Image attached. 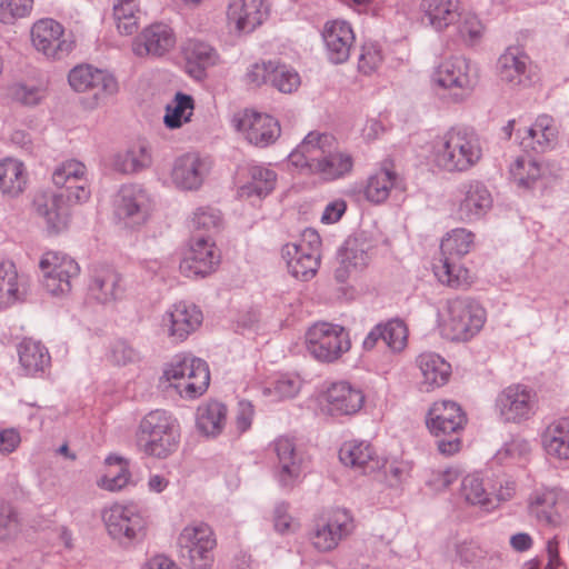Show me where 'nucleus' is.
Wrapping results in <instances>:
<instances>
[{
  "label": "nucleus",
  "mask_w": 569,
  "mask_h": 569,
  "mask_svg": "<svg viewBox=\"0 0 569 569\" xmlns=\"http://www.w3.org/2000/svg\"><path fill=\"white\" fill-rule=\"evenodd\" d=\"M352 513L346 508L332 509L328 517L319 521L310 533L312 546L320 552L336 549L355 530Z\"/></svg>",
  "instance_id": "nucleus-16"
},
{
  "label": "nucleus",
  "mask_w": 569,
  "mask_h": 569,
  "mask_svg": "<svg viewBox=\"0 0 569 569\" xmlns=\"http://www.w3.org/2000/svg\"><path fill=\"white\" fill-rule=\"evenodd\" d=\"M232 124L249 143L260 148L276 142L281 132L276 118L253 110L237 112L232 118Z\"/></svg>",
  "instance_id": "nucleus-19"
},
{
  "label": "nucleus",
  "mask_w": 569,
  "mask_h": 569,
  "mask_svg": "<svg viewBox=\"0 0 569 569\" xmlns=\"http://www.w3.org/2000/svg\"><path fill=\"white\" fill-rule=\"evenodd\" d=\"M63 32V27L58 21L40 19L31 28L32 44L44 56L60 59L72 50V42L62 39Z\"/></svg>",
  "instance_id": "nucleus-27"
},
{
  "label": "nucleus",
  "mask_w": 569,
  "mask_h": 569,
  "mask_svg": "<svg viewBox=\"0 0 569 569\" xmlns=\"http://www.w3.org/2000/svg\"><path fill=\"white\" fill-rule=\"evenodd\" d=\"M512 181L522 189H530L542 176L541 166L530 157H518L509 168Z\"/></svg>",
  "instance_id": "nucleus-50"
},
{
  "label": "nucleus",
  "mask_w": 569,
  "mask_h": 569,
  "mask_svg": "<svg viewBox=\"0 0 569 569\" xmlns=\"http://www.w3.org/2000/svg\"><path fill=\"white\" fill-rule=\"evenodd\" d=\"M460 258L441 256L433 271L438 280L449 287L460 288L469 283V271L459 263Z\"/></svg>",
  "instance_id": "nucleus-48"
},
{
  "label": "nucleus",
  "mask_w": 569,
  "mask_h": 569,
  "mask_svg": "<svg viewBox=\"0 0 569 569\" xmlns=\"http://www.w3.org/2000/svg\"><path fill=\"white\" fill-rule=\"evenodd\" d=\"M467 423V416L460 405L451 400L433 402L427 416V426L437 438V448L450 457L461 450L460 435Z\"/></svg>",
  "instance_id": "nucleus-6"
},
{
  "label": "nucleus",
  "mask_w": 569,
  "mask_h": 569,
  "mask_svg": "<svg viewBox=\"0 0 569 569\" xmlns=\"http://www.w3.org/2000/svg\"><path fill=\"white\" fill-rule=\"evenodd\" d=\"M460 476V470L455 467L430 471L426 485L436 492L448 489Z\"/></svg>",
  "instance_id": "nucleus-61"
},
{
  "label": "nucleus",
  "mask_w": 569,
  "mask_h": 569,
  "mask_svg": "<svg viewBox=\"0 0 569 569\" xmlns=\"http://www.w3.org/2000/svg\"><path fill=\"white\" fill-rule=\"evenodd\" d=\"M112 11L120 34L131 36L138 31L141 13L138 0H114Z\"/></svg>",
  "instance_id": "nucleus-45"
},
{
  "label": "nucleus",
  "mask_w": 569,
  "mask_h": 569,
  "mask_svg": "<svg viewBox=\"0 0 569 569\" xmlns=\"http://www.w3.org/2000/svg\"><path fill=\"white\" fill-rule=\"evenodd\" d=\"M486 319V310L478 301L457 297L449 299L439 313V327L451 341H469L480 332Z\"/></svg>",
  "instance_id": "nucleus-5"
},
{
  "label": "nucleus",
  "mask_w": 569,
  "mask_h": 569,
  "mask_svg": "<svg viewBox=\"0 0 569 569\" xmlns=\"http://www.w3.org/2000/svg\"><path fill=\"white\" fill-rule=\"evenodd\" d=\"M68 81L74 91L91 92L98 101L118 91V82L110 72L89 64L74 67L69 72Z\"/></svg>",
  "instance_id": "nucleus-23"
},
{
  "label": "nucleus",
  "mask_w": 569,
  "mask_h": 569,
  "mask_svg": "<svg viewBox=\"0 0 569 569\" xmlns=\"http://www.w3.org/2000/svg\"><path fill=\"white\" fill-rule=\"evenodd\" d=\"M395 189L402 190L403 180L395 170L393 162L387 159L368 177L363 194L368 201L379 204L385 202Z\"/></svg>",
  "instance_id": "nucleus-32"
},
{
  "label": "nucleus",
  "mask_w": 569,
  "mask_h": 569,
  "mask_svg": "<svg viewBox=\"0 0 569 569\" xmlns=\"http://www.w3.org/2000/svg\"><path fill=\"white\" fill-rule=\"evenodd\" d=\"M302 381L298 375L280 373L269 386L263 387V396L270 398L271 401H279L287 398H293L298 395Z\"/></svg>",
  "instance_id": "nucleus-51"
},
{
  "label": "nucleus",
  "mask_w": 569,
  "mask_h": 569,
  "mask_svg": "<svg viewBox=\"0 0 569 569\" xmlns=\"http://www.w3.org/2000/svg\"><path fill=\"white\" fill-rule=\"evenodd\" d=\"M421 11L429 24L442 31L455 23L459 17V0H422Z\"/></svg>",
  "instance_id": "nucleus-40"
},
{
  "label": "nucleus",
  "mask_w": 569,
  "mask_h": 569,
  "mask_svg": "<svg viewBox=\"0 0 569 569\" xmlns=\"http://www.w3.org/2000/svg\"><path fill=\"white\" fill-rule=\"evenodd\" d=\"M493 199L485 183L469 180L461 183L455 194L453 213L459 221L473 222L492 208Z\"/></svg>",
  "instance_id": "nucleus-17"
},
{
  "label": "nucleus",
  "mask_w": 569,
  "mask_h": 569,
  "mask_svg": "<svg viewBox=\"0 0 569 569\" xmlns=\"http://www.w3.org/2000/svg\"><path fill=\"white\" fill-rule=\"evenodd\" d=\"M473 233L465 228H457L446 234L441 241V256L461 258L473 244Z\"/></svg>",
  "instance_id": "nucleus-52"
},
{
  "label": "nucleus",
  "mask_w": 569,
  "mask_h": 569,
  "mask_svg": "<svg viewBox=\"0 0 569 569\" xmlns=\"http://www.w3.org/2000/svg\"><path fill=\"white\" fill-rule=\"evenodd\" d=\"M183 54L189 63L196 64L201 70L220 63L217 49L200 39H189L183 46Z\"/></svg>",
  "instance_id": "nucleus-46"
},
{
  "label": "nucleus",
  "mask_w": 569,
  "mask_h": 569,
  "mask_svg": "<svg viewBox=\"0 0 569 569\" xmlns=\"http://www.w3.org/2000/svg\"><path fill=\"white\" fill-rule=\"evenodd\" d=\"M321 37L328 60L333 64L346 62L356 42L355 31L346 20L335 19L323 24Z\"/></svg>",
  "instance_id": "nucleus-26"
},
{
  "label": "nucleus",
  "mask_w": 569,
  "mask_h": 569,
  "mask_svg": "<svg viewBox=\"0 0 569 569\" xmlns=\"http://www.w3.org/2000/svg\"><path fill=\"white\" fill-rule=\"evenodd\" d=\"M383 61V54L380 47L375 42H366L362 46L361 54L359 57V70L369 74L376 71Z\"/></svg>",
  "instance_id": "nucleus-60"
},
{
  "label": "nucleus",
  "mask_w": 569,
  "mask_h": 569,
  "mask_svg": "<svg viewBox=\"0 0 569 569\" xmlns=\"http://www.w3.org/2000/svg\"><path fill=\"white\" fill-rule=\"evenodd\" d=\"M431 82L438 90L445 91L451 102L461 103L472 94L478 73L467 58L451 57L433 69Z\"/></svg>",
  "instance_id": "nucleus-7"
},
{
  "label": "nucleus",
  "mask_w": 569,
  "mask_h": 569,
  "mask_svg": "<svg viewBox=\"0 0 569 569\" xmlns=\"http://www.w3.org/2000/svg\"><path fill=\"white\" fill-rule=\"evenodd\" d=\"M9 96L24 106H36L44 98V90L39 86L17 82L9 87Z\"/></svg>",
  "instance_id": "nucleus-58"
},
{
  "label": "nucleus",
  "mask_w": 569,
  "mask_h": 569,
  "mask_svg": "<svg viewBox=\"0 0 569 569\" xmlns=\"http://www.w3.org/2000/svg\"><path fill=\"white\" fill-rule=\"evenodd\" d=\"M109 536L127 545L141 540L146 535L147 521L134 503H113L102 512Z\"/></svg>",
  "instance_id": "nucleus-13"
},
{
  "label": "nucleus",
  "mask_w": 569,
  "mask_h": 569,
  "mask_svg": "<svg viewBox=\"0 0 569 569\" xmlns=\"http://www.w3.org/2000/svg\"><path fill=\"white\" fill-rule=\"evenodd\" d=\"M496 412L503 422L519 423L530 419L537 409V397L523 385H511L496 398Z\"/></svg>",
  "instance_id": "nucleus-18"
},
{
  "label": "nucleus",
  "mask_w": 569,
  "mask_h": 569,
  "mask_svg": "<svg viewBox=\"0 0 569 569\" xmlns=\"http://www.w3.org/2000/svg\"><path fill=\"white\" fill-rule=\"evenodd\" d=\"M369 243L358 239H348L339 252V266L335 270L338 282H346L352 273L363 270L371 260Z\"/></svg>",
  "instance_id": "nucleus-34"
},
{
  "label": "nucleus",
  "mask_w": 569,
  "mask_h": 569,
  "mask_svg": "<svg viewBox=\"0 0 569 569\" xmlns=\"http://www.w3.org/2000/svg\"><path fill=\"white\" fill-rule=\"evenodd\" d=\"M211 169L208 158L194 152L174 159L170 172L172 184L182 191H197L201 188Z\"/></svg>",
  "instance_id": "nucleus-24"
},
{
  "label": "nucleus",
  "mask_w": 569,
  "mask_h": 569,
  "mask_svg": "<svg viewBox=\"0 0 569 569\" xmlns=\"http://www.w3.org/2000/svg\"><path fill=\"white\" fill-rule=\"evenodd\" d=\"M269 16L266 0H230L227 7V28L234 36L253 32Z\"/></svg>",
  "instance_id": "nucleus-21"
},
{
  "label": "nucleus",
  "mask_w": 569,
  "mask_h": 569,
  "mask_svg": "<svg viewBox=\"0 0 569 569\" xmlns=\"http://www.w3.org/2000/svg\"><path fill=\"white\" fill-rule=\"evenodd\" d=\"M89 295L100 303H110L121 299L124 286L121 274L111 267L96 268L88 286Z\"/></svg>",
  "instance_id": "nucleus-33"
},
{
  "label": "nucleus",
  "mask_w": 569,
  "mask_h": 569,
  "mask_svg": "<svg viewBox=\"0 0 569 569\" xmlns=\"http://www.w3.org/2000/svg\"><path fill=\"white\" fill-rule=\"evenodd\" d=\"M459 496L468 506L483 509L492 508V493L478 473H470L463 477Z\"/></svg>",
  "instance_id": "nucleus-43"
},
{
  "label": "nucleus",
  "mask_w": 569,
  "mask_h": 569,
  "mask_svg": "<svg viewBox=\"0 0 569 569\" xmlns=\"http://www.w3.org/2000/svg\"><path fill=\"white\" fill-rule=\"evenodd\" d=\"M381 468L390 486H398L405 482L411 473L412 466L408 461H392L390 463L381 461Z\"/></svg>",
  "instance_id": "nucleus-62"
},
{
  "label": "nucleus",
  "mask_w": 569,
  "mask_h": 569,
  "mask_svg": "<svg viewBox=\"0 0 569 569\" xmlns=\"http://www.w3.org/2000/svg\"><path fill=\"white\" fill-rule=\"evenodd\" d=\"M39 268L42 272V286L52 296L69 293L72 280L80 273V267L74 259L56 251L43 253Z\"/></svg>",
  "instance_id": "nucleus-15"
},
{
  "label": "nucleus",
  "mask_w": 569,
  "mask_h": 569,
  "mask_svg": "<svg viewBox=\"0 0 569 569\" xmlns=\"http://www.w3.org/2000/svg\"><path fill=\"white\" fill-rule=\"evenodd\" d=\"M492 500L496 499L499 502H506L511 500L518 489L517 481L510 476H502L497 478L495 485H492Z\"/></svg>",
  "instance_id": "nucleus-64"
},
{
  "label": "nucleus",
  "mask_w": 569,
  "mask_h": 569,
  "mask_svg": "<svg viewBox=\"0 0 569 569\" xmlns=\"http://www.w3.org/2000/svg\"><path fill=\"white\" fill-rule=\"evenodd\" d=\"M162 379L182 398L194 399L208 388L210 372L206 361L191 356H176L166 367Z\"/></svg>",
  "instance_id": "nucleus-8"
},
{
  "label": "nucleus",
  "mask_w": 569,
  "mask_h": 569,
  "mask_svg": "<svg viewBox=\"0 0 569 569\" xmlns=\"http://www.w3.org/2000/svg\"><path fill=\"white\" fill-rule=\"evenodd\" d=\"M382 342L392 352H401L408 342V328L400 319H390L380 322Z\"/></svg>",
  "instance_id": "nucleus-53"
},
{
  "label": "nucleus",
  "mask_w": 569,
  "mask_h": 569,
  "mask_svg": "<svg viewBox=\"0 0 569 569\" xmlns=\"http://www.w3.org/2000/svg\"><path fill=\"white\" fill-rule=\"evenodd\" d=\"M291 166L302 174H317L335 181L350 174L353 159L338 148L336 138L326 132L311 131L288 156Z\"/></svg>",
  "instance_id": "nucleus-2"
},
{
  "label": "nucleus",
  "mask_w": 569,
  "mask_h": 569,
  "mask_svg": "<svg viewBox=\"0 0 569 569\" xmlns=\"http://www.w3.org/2000/svg\"><path fill=\"white\" fill-rule=\"evenodd\" d=\"M526 505L528 513L541 525L557 526L569 517V492L558 486H536Z\"/></svg>",
  "instance_id": "nucleus-12"
},
{
  "label": "nucleus",
  "mask_w": 569,
  "mask_h": 569,
  "mask_svg": "<svg viewBox=\"0 0 569 569\" xmlns=\"http://www.w3.org/2000/svg\"><path fill=\"white\" fill-rule=\"evenodd\" d=\"M274 64L276 61L271 60L252 63L246 72L248 83L259 87L263 83L270 82Z\"/></svg>",
  "instance_id": "nucleus-63"
},
{
  "label": "nucleus",
  "mask_w": 569,
  "mask_h": 569,
  "mask_svg": "<svg viewBox=\"0 0 569 569\" xmlns=\"http://www.w3.org/2000/svg\"><path fill=\"white\" fill-rule=\"evenodd\" d=\"M557 138L558 128L555 120L547 114H542L530 127L525 129L521 144L526 149L545 152L556 146Z\"/></svg>",
  "instance_id": "nucleus-36"
},
{
  "label": "nucleus",
  "mask_w": 569,
  "mask_h": 569,
  "mask_svg": "<svg viewBox=\"0 0 569 569\" xmlns=\"http://www.w3.org/2000/svg\"><path fill=\"white\" fill-rule=\"evenodd\" d=\"M152 200L139 184H124L114 200V217L122 227L138 229L150 218Z\"/></svg>",
  "instance_id": "nucleus-14"
},
{
  "label": "nucleus",
  "mask_w": 569,
  "mask_h": 569,
  "mask_svg": "<svg viewBox=\"0 0 569 569\" xmlns=\"http://www.w3.org/2000/svg\"><path fill=\"white\" fill-rule=\"evenodd\" d=\"M19 362L27 375H43L51 365V357L46 346L33 339H23L18 346Z\"/></svg>",
  "instance_id": "nucleus-38"
},
{
  "label": "nucleus",
  "mask_w": 569,
  "mask_h": 569,
  "mask_svg": "<svg viewBox=\"0 0 569 569\" xmlns=\"http://www.w3.org/2000/svg\"><path fill=\"white\" fill-rule=\"evenodd\" d=\"M340 461L362 472H371L381 468V459L375 448L366 440H348L339 450Z\"/></svg>",
  "instance_id": "nucleus-35"
},
{
  "label": "nucleus",
  "mask_w": 569,
  "mask_h": 569,
  "mask_svg": "<svg viewBox=\"0 0 569 569\" xmlns=\"http://www.w3.org/2000/svg\"><path fill=\"white\" fill-rule=\"evenodd\" d=\"M417 365L422 375L421 385L426 391L439 388L449 380L451 367L437 353H421L417 358Z\"/></svg>",
  "instance_id": "nucleus-39"
},
{
  "label": "nucleus",
  "mask_w": 569,
  "mask_h": 569,
  "mask_svg": "<svg viewBox=\"0 0 569 569\" xmlns=\"http://www.w3.org/2000/svg\"><path fill=\"white\" fill-rule=\"evenodd\" d=\"M179 556L192 569H211L217 540L213 530L202 521L187 525L177 540Z\"/></svg>",
  "instance_id": "nucleus-9"
},
{
  "label": "nucleus",
  "mask_w": 569,
  "mask_h": 569,
  "mask_svg": "<svg viewBox=\"0 0 569 569\" xmlns=\"http://www.w3.org/2000/svg\"><path fill=\"white\" fill-rule=\"evenodd\" d=\"M273 450L277 455L274 476L282 488H292L301 478L302 459L293 441L287 437L276 439Z\"/></svg>",
  "instance_id": "nucleus-31"
},
{
  "label": "nucleus",
  "mask_w": 569,
  "mask_h": 569,
  "mask_svg": "<svg viewBox=\"0 0 569 569\" xmlns=\"http://www.w3.org/2000/svg\"><path fill=\"white\" fill-rule=\"evenodd\" d=\"M320 248L321 238L312 228L305 229L298 240L286 243L281 254L290 274L303 281L313 278L320 266Z\"/></svg>",
  "instance_id": "nucleus-11"
},
{
  "label": "nucleus",
  "mask_w": 569,
  "mask_h": 569,
  "mask_svg": "<svg viewBox=\"0 0 569 569\" xmlns=\"http://www.w3.org/2000/svg\"><path fill=\"white\" fill-rule=\"evenodd\" d=\"M228 409L224 403L210 400L201 403L196 412V426L207 437L219 436L227 423Z\"/></svg>",
  "instance_id": "nucleus-37"
},
{
  "label": "nucleus",
  "mask_w": 569,
  "mask_h": 569,
  "mask_svg": "<svg viewBox=\"0 0 569 569\" xmlns=\"http://www.w3.org/2000/svg\"><path fill=\"white\" fill-rule=\"evenodd\" d=\"M106 463L108 470L97 482L101 489L116 492L131 483V473L127 460L119 456H108Z\"/></svg>",
  "instance_id": "nucleus-44"
},
{
  "label": "nucleus",
  "mask_w": 569,
  "mask_h": 569,
  "mask_svg": "<svg viewBox=\"0 0 569 569\" xmlns=\"http://www.w3.org/2000/svg\"><path fill=\"white\" fill-rule=\"evenodd\" d=\"M151 164V152L146 143L132 146L123 153L116 156L113 166L122 173H134Z\"/></svg>",
  "instance_id": "nucleus-47"
},
{
  "label": "nucleus",
  "mask_w": 569,
  "mask_h": 569,
  "mask_svg": "<svg viewBox=\"0 0 569 569\" xmlns=\"http://www.w3.org/2000/svg\"><path fill=\"white\" fill-rule=\"evenodd\" d=\"M180 425L170 412L156 409L140 420L136 436V447L139 452L166 459L177 451L180 443Z\"/></svg>",
  "instance_id": "nucleus-4"
},
{
  "label": "nucleus",
  "mask_w": 569,
  "mask_h": 569,
  "mask_svg": "<svg viewBox=\"0 0 569 569\" xmlns=\"http://www.w3.org/2000/svg\"><path fill=\"white\" fill-rule=\"evenodd\" d=\"M193 99L189 94L177 92L174 99L167 104L163 122L169 129L180 128L190 121L193 114Z\"/></svg>",
  "instance_id": "nucleus-49"
},
{
  "label": "nucleus",
  "mask_w": 569,
  "mask_h": 569,
  "mask_svg": "<svg viewBox=\"0 0 569 569\" xmlns=\"http://www.w3.org/2000/svg\"><path fill=\"white\" fill-rule=\"evenodd\" d=\"M542 446L548 456L569 459V418L551 422L542 433Z\"/></svg>",
  "instance_id": "nucleus-42"
},
{
  "label": "nucleus",
  "mask_w": 569,
  "mask_h": 569,
  "mask_svg": "<svg viewBox=\"0 0 569 569\" xmlns=\"http://www.w3.org/2000/svg\"><path fill=\"white\" fill-rule=\"evenodd\" d=\"M27 186V171L23 162L14 158L0 161V192L8 198L21 194Z\"/></svg>",
  "instance_id": "nucleus-41"
},
{
  "label": "nucleus",
  "mask_w": 569,
  "mask_h": 569,
  "mask_svg": "<svg viewBox=\"0 0 569 569\" xmlns=\"http://www.w3.org/2000/svg\"><path fill=\"white\" fill-rule=\"evenodd\" d=\"M221 213L212 207L198 208L191 218V228L196 231H204L210 236L221 226Z\"/></svg>",
  "instance_id": "nucleus-56"
},
{
  "label": "nucleus",
  "mask_w": 569,
  "mask_h": 569,
  "mask_svg": "<svg viewBox=\"0 0 569 569\" xmlns=\"http://www.w3.org/2000/svg\"><path fill=\"white\" fill-rule=\"evenodd\" d=\"M300 82V76L295 69L276 62L270 83L277 90L282 93H291L299 88Z\"/></svg>",
  "instance_id": "nucleus-55"
},
{
  "label": "nucleus",
  "mask_w": 569,
  "mask_h": 569,
  "mask_svg": "<svg viewBox=\"0 0 569 569\" xmlns=\"http://www.w3.org/2000/svg\"><path fill=\"white\" fill-rule=\"evenodd\" d=\"M19 532L20 522L18 513L11 505L0 502V540H12L19 535Z\"/></svg>",
  "instance_id": "nucleus-59"
},
{
  "label": "nucleus",
  "mask_w": 569,
  "mask_h": 569,
  "mask_svg": "<svg viewBox=\"0 0 569 569\" xmlns=\"http://www.w3.org/2000/svg\"><path fill=\"white\" fill-rule=\"evenodd\" d=\"M308 352L319 362L338 361L351 348L349 331L337 323L319 321L306 332Z\"/></svg>",
  "instance_id": "nucleus-10"
},
{
  "label": "nucleus",
  "mask_w": 569,
  "mask_h": 569,
  "mask_svg": "<svg viewBox=\"0 0 569 569\" xmlns=\"http://www.w3.org/2000/svg\"><path fill=\"white\" fill-rule=\"evenodd\" d=\"M456 22L458 33L465 42L475 44L482 38L485 26L475 13L460 12Z\"/></svg>",
  "instance_id": "nucleus-54"
},
{
  "label": "nucleus",
  "mask_w": 569,
  "mask_h": 569,
  "mask_svg": "<svg viewBox=\"0 0 569 569\" xmlns=\"http://www.w3.org/2000/svg\"><path fill=\"white\" fill-rule=\"evenodd\" d=\"M203 315L198 306L188 301H178L164 311L161 327L174 341H183L202 323Z\"/></svg>",
  "instance_id": "nucleus-22"
},
{
  "label": "nucleus",
  "mask_w": 569,
  "mask_h": 569,
  "mask_svg": "<svg viewBox=\"0 0 569 569\" xmlns=\"http://www.w3.org/2000/svg\"><path fill=\"white\" fill-rule=\"evenodd\" d=\"M365 403L361 389L347 381L331 383L321 396V407L332 417L352 416Z\"/></svg>",
  "instance_id": "nucleus-25"
},
{
  "label": "nucleus",
  "mask_w": 569,
  "mask_h": 569,
  "mask_svg": "<svg viewBox=\"0 0 569 569\" xmlns=\"http://www.w3.org/2000/svg\"><path fill=\"white\" fill-rule=\"evenodd\" d=\"M220 258L211 236H193L179 269L188 278L206 277L218 268Z\"/></svg>",
  "instance_id": "nucleus-20"
},
{
  "label": "nucleus",
  "mask_w": 569,
  "mask_h": 569,
  "mask_svg": "<svg viewBox=\"0 0 569 569\" xmlns=\"http://www.w3.org/2000/svg\"><path fill=\"white\" fill-rule=\"evenodd\" d=\"M177 38L173 29L163 22H157L144 28L132 42L136 56L161 57L172 50Z\"/></svg>",
  "instance_id": "nucleus-28"
},
{
  "label": "nucleus",
  "mask_w": 569,
  "mask_h": 569,
  "mask_svg": "<svg viewBox=\"0 0 569 569\" xmlns=\"http://www.w3.org/2000/svg\"><path fill=\"white\" fill-rule=\"evenodd\" d=\"M431 159L437 168L449 173L467 172L482 158L479 136L470 128L452 127L431 142Z\"/></svg>",
  "instance_id": "nucleus-3"
},
{
  "label": "nucleus",
  "mask_w": 569,
  "mask_h": 569,
  "mask_svg": "<svg viewBox=\"0 0 569 569\" xmlns=\"http://www.w3.org/2000/svg\"><path fill=\"white\" fill-rule=\"evenodd\" d=\"M33 8V0H0V21L12 24L18 19L28 17Z\"/></svg>",
  "instance_id": "nucleus-57"
},
{
  "label": "nucleus",
  "mask_w": 569,
  "mask_h": 569,
  "mask_svg": "<svg viewBox=\"0 0 569 569\" xmlns=\"http://www.w3.org/2000/svg\"><path fill=\"white\" fill-rule=\"evenodd\" d=\"M53 184L59 192H44L34 199L37 213L42 217L49 230L59 232L68 222V206L82 203L90 198L87 168L78 160L61 162L52 172Z\"/></svg>",
  "instance_id": "nucleus-1"
},
{
  "label": "nucleus",
  "mask_w": 569,
  "mask_h": 569,
  "mask_svg": "<svg viewBox=\"0 0 569 569\" xmlns=\"http://www.w3.org/2000/svg\"><path fill=\"white\" fill-rule=\"evenodd\" d=\"M497 74L511 89L527 87L531 82L530 58L519 48H508L497 61Z\"/></svg>",
  "instance_id": "nucleus-29"
},
{
  "label": "nucleus",
  "mask_w": 569,
  "mask_h": 569,
  "mask_svg": "<svg viewBox=\"0 0 569 569\" xmlns=\"http://www.w3.org/2000/svg\"><path fill=\"white\" fill-rule=\"evenodd\" d=\"M241 184L238 194L241 198L262 199L269 196L277 184V172L263 163L251 162L240 170Z\"/></svg>",
  "instance_id": "nucleus-30"
}]
</instances>
